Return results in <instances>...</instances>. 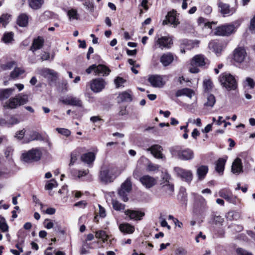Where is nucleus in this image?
<instances>
[{"mask_svg":"<svg viewBox=\"0 0 255 255\" xmlns=\"http://www.w3.org/2000/svg\"><path fill=\"white\" fill-rule=\"evenodd\" d=\"M0 230L2 232H6L8 230V226L6 223L5 219L1 216H0Z\"/></svg>","mask_w":255,"mask_h":255,"instance_id":"c03bdc74","label":"nucleus"},{"mask_svg":"<svg viewBox=\"0 0 255 255\" xmlns=\"http://www.w3.org/2000/svg\"><path fill=\"white\" fill-rule=\"evenodd\" d=\"M125 214L130 220L136 221L141 220L142 217L144 216V213L142 212L129 209L126 210Z\"/></svg>","mask_w":255,"mask_h":255,"instance_id":"a211bd4d","label":"nucleus"},{"mask_svg":"<svg viewBox=\"0 0 255 255\" xmlns=\"http://www.w3.org/2000/svg\"><path fill=\"white\" fill-rule=\"evenodd\" d=\"M235 29V26L233 24H225L216 28L215 34L219 36H228L233 33Z\"/></svg>","mask_w":255,"mask_h":255,"instance_id":"9b49d317","label":"nucleus"},{"mask_svg":"<svg viewBox=\"0 0 255 255\" xmlns=\"http://www.w3.org/2000/svg\"><path fill=\"white\" fill-rule=\"evenodd\" d=\"M24 73V70L19 68H15L14 70L11 72L10 77L13 78H16L18 77L19 75L23 74Z\"/></svg>","mask_w":255,"mask_h":255,"instance_id":"09e8293b","label":"nucleus"},{"mask_svg":"<svg viewBox=\"0 0 255 255\" xmlns=\"http://www.w3.org/2000/svg\"><path fill=\"white\" fill-rule=\"evenodd\" d=\"M237 253L238 255H253V254L242 248L237 249Z\"/></svg>","mask_w":255,"mask_h":255,"instance_id":"e2e57ef3","label":"nucleus"},{"mask_svg":"<svg viewBox=\"0 0 255 255\" xmlns=\"http://www.w3.org/2000/svg\"><path fill=\"white\" fill-rule=\"evenodd\" d=\"M112 204L113 208L116 211L123 210L125 208V205L120 203L116 200H113Z\"/></svg>","mask_w":255,"mask_h":255,"instance_id":"58836bf2","label":"nucleus"},{"mask_svg":"<svg viewBox=\"0 0 255 255\" xmlns=\"http://www.w3.org/2000/svg\"><path fill=\"white\" fill-rule=\"evenodd\" d=\"M29 5L34 9H37L41 7L44 2V0H28Z\"/></svg>","mask_w":255,"mask_h":255,"instance_id":"4c0bfd02","label":"nucleus"},{"mask_svg":"<svg viewBox=\"0 0 255 255\" xmlns=\"http://www.w3.org/2000/svg\"><path fill=\"white\" fill-rule=\"evenodd\" d=\"M7 121L8 126H11V125H13L14 124H16L19 123L18 120L14 117H10L8 120H7Z\"/></svg>","mask_w":255,"mask_h":255,"instance_id":"0e129e2a","label":"nucleus"},{"mask_svg":"<svg viewBox=\"0 0 255 255\" xmlns=\"http://www.w3.org/2000/svg\"><path fill=\"white\" fill-rule=\"evenodd\" d=\"M56 130L61 134H63L66 136H68L71 134L70 131L66 128H57Z\"/></svg>","mask_w":255,"mask_h":255,"instance_id":"052dcab7","label":"nucleus"},{"mask_svg":"<svg viewBox=\"0 0 255 255\" xmlns=\"http://www.w3.org/2000/svg\"><path fill=\"white\" fill-rule=\"evenodd\" d=\"M173 157L183 161L191 160L194 158V152L189 148H182L180 146H174L170 149Z\"/></svg>","mask_w":255,"mask_h":255,"instance_id":"f257e3e1","label":"nucleus"},{"mask_svg":"<svg viewBox=\"0 0 255 255\" xmlns=\"http://www.w3.org/2000/svg\"><path fill=\"white\" fill-rule=\"evenodd\" d=\"M89 173L88 169H85L83 170H79L77 172L76 171H72L73 176H77L79 178L87 175Z\"/></svg>","mask_w":255,"mask_h":255,"instance_id":"49530a36","label":"nucleus"},{"mask_svg":"<svg viewBox=\"0 0 255 255\" xmlns=\"http://www.w3.org/2000/svg\"><path fill=\"white\" fill-rule=\"evenodd\" d=\"M243 166L241 160L237 158L235 159L232 164V170L234 173L239 174L242 172Z\"/></svg>","mask_w":255,"mask_h":255,"instance_id":"c85d7f7f","label":"nucleus"},{"mask_svg":"<svg viewBox=\"0 0 255 255\" xmlns=\"http://www.w3.org/2000/svg\"><path fill=\"white\" fill-rule=\"evenodd\" d=\"M191 64L192 65L198 66H203L206 64L205 59L203 55H197L193 57Z\"/></svg>","mask_w":255,"mask_h":255,"instance_id":"cd10ccee","label":"nucleus"},{"mask_svg":"<svg viewBox=\"0 0 255 255\" xmlns=\"http://www.w3.org/2000/svg\"><path fill=\"white\" fill-rule=\"evenodd\" d=\"M226 45L222 42L212 41L210 42L208 45L209 48L213 51L217 56L222 53Z\"/></svg>","mask_w":255,"mask_h":255,"instance_id":"dca6fc26","label":"nucleus"},{"mask_svg":"<svg viewBox=\"0 0 255 255\" xmlns=\"http://www.w3.org/2000/svg\"><path fill=\"white\" fill-rule=\"evenodd\" d=\"M40 74L44 77L50 79L51 80H55L57 76V73L53 70L44 68L41 70Z\"/></svg>","mask_w":255,"mask_h":255,"instance_id":"4be33fe9","label":"nucleus"},{"mask_svg":"<svg viewBox=\"0 0 255 255\" xmlns=\"http://www.w3.org/2000/svg\"><path fill=\"white\" fill-rule=\"evenodd\" d=\"M219 81L227 90H235L237 88V83L235 78L230 74L224 73L219 76Z\"/></svg>","mask_w":255,"mask_h":255,"instance_id":"20e7f679","label":"nucleus"},{"mask_svg":"<svg viewBox=\"0 0 255 255\" xmlns=\"http://www.w3.org/2000/svg\"><path fill=\"white\" fill-rule=\"evenodd\" d=\"M233 60L238 64H245L247 66L249 61V57L246 49L242 47L236 48L233 52Z\"/></svg>","mask_w":255,"mask_h":255,"instance_id":"423d86ee","label":"nucleus"},{"mask_svg":"<svg viewBox=\"0 0 255 255\" xmlns=\"http://www.w3.org/2000/svg\"><path fill=\"white\" fill-rule=\"evenodd\" d=\"M170 176L167 174L162 175V180H160V185L162 190L167 196H171L174 192L173 185L169 181Z\"/></svg>","mask_w":255,"mask_h":255,"instance_id":"6e6552de","label":"nucleus"},{"mask_svg":"<svg viewBox=\"0 0 255 255\" xmlns=\"http://www.w3.org/2000/svg\"><path fill=\"white\" fill-rule=\"evenodd\" d=\"M42 155L40 149L32 148L28 151H25L21 154V160L26 163H32L38 161Z\"/></svg>","mask_w":255,"mask_h":255,"instance_id":"f03ea898","label":"nucleus"},{"mask_svg":"<svg viewBox=\"0 0 255 255\" xmlns=\"http://www.w3.org/2000/svg\"><path fill=\"white\" fill-rule=\"evenodd\" d=\"M95 237L97 239L101 240L103 243L106 242L109 238V236L103 230L96 232Z\"/></svg>","mask_w":255,"mask_h":255,"instance_id":"c9c22d12","label":"nucleus"},{"mask_svg":"<svg viewBox=\"0 0 255 255\" xmlns=\"http://www.w3.org/2000/svg\"><path fill=\"white\" fill-rule=\"evenodd\" d=\"M15 64L14 61L8 62L5 64L1 65V68L3 70H7L11 69Z\"/></svg>","mask_w":255,"mask_h":255,"instance_id":"6e6d98bb","label":"nucleus"},{"mask_svg":"<svg viewBox=\"0 0 255 255\" xmlns=\"http://www.w3.org/2000/svg\"><path fill=\"white\" fill-rule=\"evenodd\" d=\"M216 102L215 96L212 94H210L207 97V101L205 103L207 106L213 107Z\"/></svg>","mask_w":255,"mask_h":255,"instance_id":"8fccbe9b","label":"nucleus"},{"mask_svg":"<svg viewBox=\"0 0 255 255\" xmlns=\"http://www.w3.org/2000/svg\"><path fill=\"white\" fill-rule=\"evenodd\" d=\"M226 217L230 220H237L240 217V214L238 212L232 211L227 213Z\"/></svg>","mask_w":255,"mask_h":255,"instance_id":"a18cd8bd","label":"nucleus"},{"mask_svg":"<svg viewBox=\"0 0 255 255\" xmlns=\"http://www.w3.org/2000/svg\"><path fill=\"white\" fill-rule=\"evenodd\" d=\"M60 101L65 105L78 107H82V101L80 99L73 96H67L65 98H61L60 99Z\"/></svg>","mask_w":255,"mask_h":255,"instance_id":"2eb2a0df","label":"nucleus"},{"mask_svg":"<svg viewBox=\"0 0 255 255\" xmlns=\"http://www.w3.org/2000/svg\"><path fill=\"white\" fill-rule=\"evenodd\" d=\"M198 22L201 26L204 25L205 27H208L210 29L212 28V23L206 22L205 19L202 17L199 18Z\"/></svg>","mask_w":255,"mask_h":255,"instance_id":"13d9d810","label":"nucleus"},{"mask_svg":"<svg viewBox=\"0 0 255 255\" xmlns=\"http://www.w3.org/2000/svg\"><path fill=\"white\" fill-rule=\"evenodd\" d=\"M200 43V41L198 40H187L186 43V48L188 49H192L195 47H198Z\"/></svg>","mask_w":255,"mask_h":255,"instance_id":"37998d69","label":"nucleus"},{"mask_svg":"<svg viewBox=\"0 0 255 255\" xmlns=\"http://www.w3.org/2000/svg\"><path fill=\"white\" fill-rule=\"evenodd\" d=\"M245 82L246 85L250 86L251 88H253L255 87V82L252 78L248 77L246 78Z\"/></svg>","mask_w":255,"mask_h":255,"instance_id":"69168bd1","label":"nucleus"},{"mask_svg":"<svg viewBox=\"0 0 255 255\" xmlns=\"http://www.w3.org/2000/svg\"><path fill=\"white\" fill-rule=\"evenodd\" d=\"M119 101L120 102H130L132 99V95L131 91H124L120 93L118 96Z\"/></svg>","mask_w":255,"mask_h":255,"instance_id":"393cba45","label":"nucleus"},{"mask_svg":"<svg viewBox=\"0 0 255 255\" xmlns=\"http://www.w3.org/2000/svg\"><path fill=\"white\" fill-rule=\"evenodd\" d=\"M176 11L174 10L169 12L166 17V20L163 21V24L165 25L168 23H170L173 24L174 26H177L179 22L176 18Z\"/></svg>","mask_w":255,"mask_h":255,"instance_id":"6ab92c4d","label":"nucleus"},{"mask_svg":"<svg viewBox=\"0 0 255 255\" xmlns=\"http://www.w3.org/2000/svg\"><path fill=\"white\" fill-rule=\"evenodd\" d=\"M139 181L145 188L149 189L157 184V179L148 175H144L140 177Z\"/></svg>","mask_w":255,"mask_h":255,"instance_id":"f8f14e48","label":"nucleus"},{"mask_svg":"<svg viewBox=\"0 0 255 255\" xmlns=\"http://www.w3.org/2000/svg\"><path fill=\"white\" fill-rule=\"evenodd\" d=\"M17 24L20 27H25L28 25V16L26 13L20 14L16 20Z\"/></svg>","mask_w":255,"mask_h":255,"instance_id":"a878e982","label":"nucleus"},{"mask_svg":"<svg viewBox=\"0 0 255 255\" xmlns=\"http://www.w3.org/2000/svg\"><path fill=\"white\" fill-rule=\"evenodd\" d=\"M203 87L205 90L208 92L212 89L213 87V84L211 80L205 79L203 82Z\"/></svg>","mask_w":255,"mask_h":255,"instance_id":"de8ad7c7","label":"nucleus"},{"mask_svg":"<svg viewBox=\"0 0 255 255\" xmlns=\"http://www.w3.org/2000/svg\"><path fill=\"white\" fill-rule=\"evenodd\" d=\"M14 91V88L0 89V100L3 101L8 98Z\"/></svg>","mask_w":255,"mask_h":255,"instance_id":"c756f323","label":"nucleus"},{"mask_svg":"<svg viewBox=\"0 0 255 255\" xmlns=\"http://www.w3.org/2000/svg\"><path fill=\"white\" fill-rule=\"evenodd\" d=\"M174 170L176 174L180 177L182 180L188 183H189L192 181L193 178V173L191 170L183 169L179 167L174 168Z\"/></svg>","mask_w":255,"mask_h":255,"instance_id":"9d476101","label":"nucleus"},{"mask_svg":"<svg viewBox=\"0 0 255 255\" xmlns=\"http://www.w3.org/2000/svg\"><path fill=\"white\" fill-rule=\"evenodd\" d=\"M194 95V91L189 88H184L179 90L176 93V96L177 97H180L182 96H186L189 98H191Z\"/></svg>","mask_w":255,"mask_h":255,"instance_id":"473e14b6","label":"nucleus"},{"mask_svg":"<svg viewBox=\"0 0 255 255\" xmlns=\"http://www.w3.org/2000/svg\"><path fill=\"white\" fill-rule=\"evenodd\" d=\"M43 43L44 40L42 37H38L34 39L30 47V50L34 52L36 50L40 49L43 46Z\"/></svg>","mask_w":255,"mask_h":255,"instance_id":"b1692460","label":"nucleus"},{"mask_svg":"<svg viewBox=\"0 0 255 255\" xmlns=\"http://www.w3.org/2000/svg\"><path fill=\"white\" fill-rule=\"evenodd\" d=\"M249 29L250 30L255 32V15L251 19Z\"/></svg>","mask_w":255,"mask_h":255,"instance_id":"774afa93","label":"nucleus"},{"mask_svg":"<svg viewBox=\"0 0 255 255\" xmlns=\"http://www.w3.org/2000/svg\"><path fill=\"white\" fill-rule=\"evenodd\" d=\"M120 231L125 234H132L134 231V226L128 223L121 224L119 226Z\"/></svg>","mask_w":255,"mask_h":255,"instance_id":"bb28decb","label":"nucleus"},{"mask_svg":"<svg viewBox=\"0 0 255 255\" xmlns=\"http://www.w3.org/2000/svg\"><path fill=\"white\" fill-rule=\"evenodd\" d=\"M164 77H165V76L151 75L149 76L148 81L153 87L161 88L166 83Z\"/></svg>","mask_w":255,"mask_h":255,"instance_id":"4468645a","label":"nucleus"},{"mask_svg":"<svg viewBox=\"0 0 255 255\" xmlns=\"http://www.w3.org/2000/svg\"><path fill=\"white\" fill-rule=\"evenodd\" d=\"M126 80L121 77H117L115 80V83L117 88H120V87L123 86Z\"/></svg>","mask_w":255,"mask_h":255,"instance_id":"bf43d9fd","label":"nucleus"},{"mask_svg":"<svg viewBox=\"0 0 255 255\" xmlns=\"http://www.w3.org/2000/svg\"><path fill=\"white\" fill-rule=\"evenodd\" d=\"M99 207V215L101 218H105L106 216V213L105 209L102 207L100 205H98Z\"/></svg>","mask_w":255,"mask_h":255,"instance_id":"338daca9","label":"nucleus"},{"mask_svg":"<svg viewBox=\"0 0 255 255\" xmlns=\"http://www.w3.org/2000/svg\"><path fill=\"white\" fill-rule=\"evenodd\" d=\"M28 136L29 137L27 138V142H29L34 140H38L41 138L40 134L35 131H31L29 133Z\"/></svg>","mask_w":255,"mask_h":255,"instance_id":"ea45409f","label":"nucleus"},{"mask_svg":"<svg viewBox=\"0 0 255 255\" xmlns=\"http://www.w3.org/2000/svg\"><path fill=\"white\" fill-rule=\"evenodd\" d=\"M27 102L28 97L26 95L19 94L9 99L5 102L3 107L5 108L15 109L18 106L25 104Z\"/></svg>","mask_w":255,"mask_h":255,"instance_id":"39448f33","label":"nucleus"},{"mask_svg":"<svg viewBox=\"0 0 255 255\" xmlns=\"http://www.w3.org/2000/svg\"><path fill=\"white\" fill-rule=\"evenodd\" d=\"M187 251L182 247L177 248L174 253L175 255H187Z\"/></svg>","mask_w":255,"mask_h":255,"instance_id":"4d7b16f0","label":"nucleus"},{"mask_svg":"<svg viewBox=\"0 0 255 255\" xmlns=\"http://www.w3.org/2000/svg\"><path fill=\"white\" fill-rule=\"evenodd\" d=\"M219 194L220 197L224 198L230 203H233L234 202V199L230 190L223 189L219 191Z\"/></svg>","mask_w":255,"mask_h":255,"instance_id":"5701e85b","label":"nucleus"},{"mask_svg":"<svg viewBox=\"0 0 255 255\" xmlns=\"http://www.w3.org/2000/svg\"><path fill=\"white\" fill-rule=\"evenodd\" d=\"M131 188L132 184L130 179L128 178L125 182L122 183L118 191L119 196L124 202H127L128 201V195L131 190Z\"/></svg>","mask_w":255,"mask_h":255,"instance_id":"0eeeda50","label":"nucleus"},{"mask_svg":"<svg viewBox=\"0 0 255 255\" xmlns=\"http://www.w3.org/2000/svg\"><path fill=\"white\" fill-rule=\"evenodd\" d=\"M173 59L171 53L164 54L160 57V62L164 66H167L172 62Z\"/></svg>","mask_w":255,"mask_h":255,"instance_id":"7c9ffc66","label":"nucleus"},{"mask_svg":"<svg viewBox=\"0 0 255 255\" xmlns=\"http://www.w3.org/2000/svg\"><path fill=\"white\" fill-rule=\"evenodd\" d=\"M81 160L90 166L95 159V154L92 152L83 154L80 157Z\"/></svg>","mask_w":255,"mask_h":255,"instance_id":"412c9836","label":"nucleus"},{"mask_svg":"<svg viewBox=\"0 0 255 255\" xmlns=\"http://www.w3.org/2000/svg\"><path fill=\"white\" fill-rule=\"evenodd\" d=\"M68 15L70 19H78V14L76 9H71L68 11Z\"/></svg>","mask_w":255,"mask_h":255,"instance_id":"3c124183","label":"nucleus"},{"mask_svg":"<svg viewBox=\"0 0 255 255\" xmlns=\"http://www.w3.org/2000/svg\"><path fill=\"white\" fill-rule=\"evenodd\" d=\"M218 7L220 12L224 16H230L235 13L237 10L236 7H231L229 4L221 1L219 2Z\"/></svg>","mask_w":255,"mask_h":255,"instance_id":"ddd939ff","label":"nucleus"},{"mask_svg":"<svg viewBox=\"0 0 255 255\" xmlns=\"http://www.w3.org/2000/svg\"><path fill=\"white\" fill-rule=\"evenodd\" d=\"M122 171L116 168L103 167L100 173V178L102 181L110 182L120 175Z\"/></svg>","mask_w":255,"mask_h":255,"instance_id":"7ed1b4c3","label":"nucleus"},{"mask_svg":"<svg viewBox=\"0 0 255 255\" xmlns=\"http://www.w3.org/2000/svg\"><path fill=\"white\" fill-rule=\"evenodd\" d=\"M55 221H51L50 219H46L43 222L44 226L47 229H51L54 228Z\"/></svg>","mask_w":255,"mask_h":255,"instance_id":"603ef678","label":"nucleus"},{"mask_svg":"<svg viewBox=\"0 0 255 255\" xmlns=\"http://www.w3.org/2000/svg\"><path fill=\"white\" fill-rule=\"evenodd\" d=\"M208 171V168L207 166L202 165L197 169V174L200 180L203 179Z\"/></svg>","mask_w":255,"mask_h":255,"instance_id":"f704fd0d","label":"nucleus"},{"mask_svg":"<svg viewBox=\"0 0 255 255\" xmlns=\"http://www.w3.org/2000/svg\"><path fill=\"white\" fill-rule=\"evenodd\" d=\"M81 151L79 149H76L72 151L70 155V160L69 166L70 167L75 164L79 157Z\"/></svg>","mask_w":255,"mask_h":255,"instance_id":"72a5a7b5","label":"nucleus"},{"mask_svg":"<svg viewBox=\"0 0 255 255\" xmlns=\"http://www.w3.org/2000/svg\"><path fill=\"white\" fill-rule=\"evenodd\" d=\"M226 159L220 158L216 163V170L219 173H222L224 170V166Z\"/></svg>","mask_w":255,"mask_h":255,"instance_id":"e433bc0d","label":"nucleus"},{"mask_svg":"<svg viewBox=\"0 0 255 255\" xmlns=\"http://www.w3.org/2000/svg\"><path fill=\"white\" fill-rule=\"evenodd\" d=\"M224 221V219L220 216H215L214 217V222L217 225L222 226Z\"/></svg>","mask_w":255,"mask_h":255,"instance_id":"680f3d73","label":"nucleus"},{"mask_svg":"<svg viewBox=\"0 0 255 255\" xmlns=\"http://www.w3.org/2000/svg\"><path fill=\"white\" fill-rule=\"evenodd\" d=\"M159 168L158 165L149 162L146 166V170L148 171H155L158 170Z\"/></svg>","mask_w":255,"mask_h":255,"instance_id":"864d4df0","label":"nucleus"},{"mask_svg":"<svg viewBox=\"0 0 255 255\" xmlns=\"http://www.w3.org/2000/svg\"><path fill=\"white\" fill-rule=\"evenodd\" d=\"M11 18V15L8 13L3 14L0 17V22L3 27H5L9 22V20Z\"/></svg>","mask_w":255,"mask_h":255,"instance_id":"a19ab883","label":"nucleus"},{"mask_svg":"<svg viewBox=\"0 0 255 255\" xmlns=\"http://www.w3.org/2000/svg\"><path fill=\"white\" fill-rule=\"evenodd\" d=\"M156 43L161 49L164 48H169L172 44V39L169 37H162L158 38Z\"/></svg>","mask_w":255,"mask_h":255,"instance_id":"aec40b11","label":"nucleus"},{"mask_svg":"<svg viewBox=\"0 0 255 255\" xmlns=\"http://www.w3.org/2000/svg\"><path fill=\"white\" fill-rule=\"evenodd\" d=\"M57 184L54 179H51L45 185V189L46 190H51L53 188L57 187Z\"/></svg>","mask_w":255,"mask_h":255,"instance_id":"5fc2aeb1","label":"nucleus"},{"mask_svg":"<svg viewBox=\"0 0 255 255\" xmlns=\"http://www.w3.org/2000/svg\"><path fill=\"white\" fill-rule=\"evenodd\" d=\"M111 72V70L108 67L104 65H96V71L95 75L101 74L103 76L108 75Z\"/></svg>","mask_w":255,"mask_h":255,"instance_id":"2f4dec72","label":"nucleus"},{"mask_svg":"<svg viewBox=\"0 0 255 255\" xmlns=\"http://www.w3.org/2000/svg\"><path fill=\"white\" fill-rule=\"evenodd\" d=\"M147 151H150L153 156L157 159H165V156L162 153V148L159 145H153L146 149Z\"/></svg>","mask_w":255,"mask_h":255,"instance_id":"f3484780","label":"nucleus"},{"mask_svg":"<svg viewBox=\"0 0 255 255\" xmlns=\"http://www.w3.org/2000/svg\"><path fill=\"white\" fill-rule=\"evenodd\" d=\"M2 40L5 43L11 42L13 40V33L11 32L4 33Z\"/></svg>","mask_w":255,"mask_h":255,"instance_id":"79ce46f5","label":"nucleus"},{"mask_svg":"<svg viewBox=\"0 0 255 255\" xmlns=\"http://www.w3.org/2000/svg\"><path fill=\"white\" fill-rule=\"evenodd\" d=\"M106 84V82L103 78H95L90 81V89L94 93H99L105 88Z\"/></svg>","mask_w":255,"mask_h":255,"instance_id":"1a4fd4ad","label":"nucleus"}]
</instances>
